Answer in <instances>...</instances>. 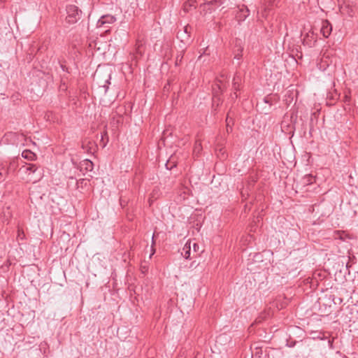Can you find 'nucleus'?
I'll use <instances>...</instances> for the list:
<instances>
[{
    "instance_id": "nucleus-1",
    "label": "nucleus",
    "mask_w": 358,
    "mask_h": 358,
    "mask_svg": "<svg viewBox=\"0 0 358 358\" xmlns=\"http://www.w3.org/2000/svg\"><path fill=\"white\" fill-rule=\"evenodd\" d=\"M66 13V21L70 24L77 22L82 15V11L75 5L67 6Z\"/></svg>"
},
{
    "instance_id": "nucleus-2",
    "label": "nucleus",
    "mask_w": 358,
    "mask_h": 358,
    "mask_svg": "<svg viewBox=\"0 0 358 358\" xmlns=\"http://www.w3.org/2000/svg\"><path fill=\"white\" fill-rule=\"evenodd\" d=\"M116 19L113 15H103L97 22L96 27L98 29H104L103 32L108 34L110 32V24L115 22Z\"/></svg>"
},
{
    "instance_id": "nucleus-3",
    "label": "nucleus",
    "mask_w": 358,
    "mask_h": 358,
    "mask_svg": "<svg viewBox=\"0 0 358 358\" xmlns=\"http://www.w3.org/2000/svg\"><path fill=\"white\" fill-rule=\"evenodd\" d=\"M222 3V0H212L210 1L205 2L200 5V13L203 15L211 13Z\"/></svg>"
},
{
    "instance_id": "nucleus-4",
    "label": "nucleus",
    "mask_w": 358,
    "mask_h": 358,
    "mask_svg": "<svg viewBox=\"0 0 358 358\" xmlns=\"http://www.w3.org/2000/svg\"><path fill=\"white\" fill-rule=\"evenodd\" d=\"M16 166L15 162H11L9 164H0V182L4 181L8 174L9 170L15 169Z\"/></svg>"
},
{
    "instance_id": "nucleus-5",
    "label": "nucleus",
    "mask_w": 358,
    "mask_h": 358,
    "mask_svg": "<svg viewBox=\"0 0 358 358\" xmlns=\"http://www.w3.org/2000/svg\"><path fill=\"white\" fill-rule=\"evenodd\" d=\"M250 10L245 5L238 6V10L236 13V18L240 22L244 21L249 15Z\"/></svg>"
},
{
    "instance_id": "nucleus-6",
    "label": "nucleus",
    "mask_w": 358,
    "mask_h": 358,
    "mask_svg": "<svg viewBox=\"0 0 358 358\" xmlns=\"http://www.w3.org/2000/svg\"><path fill=\"white\" fill-rule=\"evenodd\" d=\"M317 42V36L313 32L307 33L303 38V44L310 48L315 46Z\"/></svg>"
},
{
    "instance_id": "nucleus-7",
    "label": "nucleus",
    "mask_w": 358,
    "mask_h": 358,
    "mask_svg": "<svg viewBox=\"0 0 358 358\" xmlns=\"http://www.w3.org/2000/svg\"><path fill=\"white\" fill-rule=\"evenodd\" d=\"M332 31V27L328 20H324L322 22V27L320 29L321 34L324 38H328Z\"/></svg>"
},
{
    "instance_id": "nucleus-8",
    "label": "nucleus",
    "mask_w": 358,
    "mask_h": 358,
    "mask_svg": "<svg viewBox=\"0 0 358 358\" xmlns=\"http://www.w3.org/2000/svg\"><path fill=\"white\" fill-rule=\"evenodd\" d=\"M196 0H188L183 5V10L185 13H188L191 10L192 8H196Z\"/></svg>"
},
{
    "instance_id": "nucleus-9",
    "label": "nucleus",
    "mask_w": 358,
    "mask_h": 358,
    "mask_svg": "<svg viewBox=\"0 0 358 358\" xmlns=\"http://www.w3.org/2000/svg\"><path fill=\"white\" fill-rule=\"evenodd\" d=\"M22 157L27 160L34 161L36 158V155L34 152L29 150H25L22 152Z\"/></svg>"
},
{
    "instance_id": "nucleus-10",
    "label": "nucleus",
    "mask_w": 358,
    "mask_h": 358,
    "mask_svg": "<svg viewBox=\"0 0 358 358\" xmlns=\"http://www.w3.org/2000/svg\"><path fill=\"white\" fill-rule=\"evenodd\" d=\"M315 177L310 174L306 175L301 179V183L303 186L309 185L315 182Z\"/></svg>"
},
{
    "instance_id": "nucleus-11",
    "label": "nucleus",
    "mask_w": 358,
    "mask_h": 358,
    "mask_svg": "<svg viewBox=\"0 0 358 358\" xmlns=\"http://www.w3.org/2000/svg\"><path fill=\"white\" fill-rule=\"evenodd\" d=\"M177 38H179L182 42L187 43L190 39V35H187L185 32L178 31L177 33Z\"/></svg>"
},
{
    "instance_id": "nucleus-12",
    "label": "nucleus",
    "mask_w": 358,
    "mask_h": 358,
    "mask_svg": "<svg viewBox=\"0 0 358 358\" xmlns=\"http://www.w3.org/2000/svg\"><path fill=\"white\" fill-rule=\"evenodd\" d=\"M190 245L186 243L182 249L181 255L185 258L189 259L190 257Z\"/></svg>"
},
{
    "instance_id": "nucleus-13",
    "label": "nucleus",
    "mask_w": 358,
    "mask_h": 358,
    "mask_svg": "<svg viewBox=\"0 0 358 358\" xmlns=\"http://www.w3.org/2000/svg\"><path fill=\"white\" fill-rule=\"evenodd\" d=\"M269 313L266 311L262 312L260 315L257 317L255 320L256 323H261L264 320H266L267 317H268Z\"/></svg>"
},
{
    "instance_id": "nucleus-14",
    "label": "nucleus",
    "mask_w": 358,
    "mask_h": 358,
    "mask_svg": "<svg viewBox=\"0 0 358 358\" xmlns=\"http://www.w3.org/2000/svg\"><path fill=\"white\" fill-rule=\"evenodd\" d=\"M202 150L201 143L199 141H196L194 146V154L198 155Z\"/></svg>"
},
{
    "instance_id": "nucleus-15",
    "label": "nucleus",
    "mask_w": 358,
    "mask_h": 358,
    "mask_svg": "<svg viewBox=\"0 0 358 358\" xmlns=\"http://www.w3.org/2000/svg\"><path fill=\"white\" fill-rule=\"evenodd\" d=\"M89 181L90 180L86 178H82V179L78 180L76 182L77 188L83 189L84 187L87 185V184L89 183Z\"/></svg>"
},
{
    "instance_id": "nucleus-16",
    "label": "nucleus",
    "mask_w": 358,
    "mask_h": 358,
    "mask_svg": "<svg viewBox=\"0 0 358 358\" xmlns=\"http://www.w3.org/2000/svg\"><path fill=\"white\" fill-rule=\"evenodd\" d=\"M342 8L343 9V10H345L347 13V14L349 16H350V17L353 16V15H354V9H353L352 6H350L349 4H346L343 7H342Z\"/></svg>"
},
{
    "instance_id": "nucleus-17",
    "label": "nucleus",
    "mask_w": 358,
    "mask_h": 358,
    "mask_svg": "<svg viewBox=\"0 0 358 358\" xmlns=\"http://www.w3.org/2000/svg\"><path fill=\"white\" fill-rule=\"evenodd\" d=\"M94 143L91 141H88L87 143H85L84 142L82 144V148L84 150H86L88 153L91 152L92 147L94 145Z\"/></svg>"
},
{
    "instance_id": "nucleus-18",
    "label": "nucleus",
    "mask_w": 358,
    "mask_h": 358,
    "mask_svg": "<svg viewBox=\"0 0 358 358\" xmlns=\"http://www.w3.org/2000/svg\"><path fill=\"white\" fill-rule=\"evenodd\" d=\"M285 341H286V345L289 348L294 347L296 344V341L294 340H293L292 337L287 338L285 339Z\"/></svg>"
},
{
    "instance_id": "nucleus-19",
    "label": "nucleus",
    "mask_w": 358,
    "mask_h": 358,
    "mask_svg": "<svg viewBox=\"0 0 358 358\" xmlns=\"http://www.w3.org/2000/svg\"><path fill=\"white\" fill-rule=\"evenodd\" d=\"M238 87H239V85H238V82L236 81V78H234L233 80V87H234V90L236 91L234 92V96L236 98L238 97L237 91L239 90Z\"/></svg>"
},
{
    "instance_id": "nucleus-20",
    "label": "nucleus",
    "mask_w": 358,
    "mask_h": 358,
    "mask_svg": "<svg viewBox=\"0 0 358 358\" xmlns=\"http://www.w3.org/2000/svg\"><path fill=\"white\" fill-rule=\"evenodd\" d=\"M221 102L220 98L217 95H214L213 97V106H216L217 107L220 105Z\"/></svg>"
},
{
    "instance_id": "nucleus-21",
    "label": "nucleus",
    "mask_w": 358,
    "mask_h": 358,
    "mask_svg": "<svg viewBox=\"0 0 358 358\" xmlns=\"http://www.w3.org/2000/svg\"><path fill=\"white\" fill-rule=\"evenodd\" d=\"M27 171L34 173L37 170V167L35 164H29L26 168Z\"/></svg>"
},
{
    "instance_id": "nucleus-22",
    "label": "nucleus",
    "mask_w": 358,
    "mask_h": 358,
    "mask_svg": "<svg viewBox=\"0 0 358 358\" xmlns=\"http://www.w3.org/2000/svg\"><path fill=\"white\" fill-rule=\"evenodd\" d=\"M192 30V27L189 25H186L183 27L182 30H180L182 32H185L187 35H190Z\"/></svg>"
},
{
    "instance_id": "nucleus-23",
    "label": "nucleus",
    "mask_w": 358,
    "mask_h": 358,
    "mask_svg": "<svg viewBox=\"0 0 358 358\" xmlns=\"http://www.w3.org/2000/svg\"><path fill=\"white\" fill-rule=\"evenodd\" d=\"M242 50L243 49L241 48H239L238 49V52L237 53H235V55H234V58L235 59H237L238 60L241 59V58L242 57Z\"/></svg>"
},
{
    "instance_id": "nucleus-24",
    "label": "nucleus",
    "mask_w": 358,
    "mask_h": 358,
    "mask_svg": "<svg viewBox=\"0 0 358 358\" xmlns=\"http://www.w3.org/2000/svg\"><path fill=\"white\" fill-rule=\"evenodd\" d=\"M85 163L87 165V166H86V169L87 170H92V169L93 164H92V162L90 160L87 159V160L85 161Z\"/></svg>"
},
{
    "instance_id": "nucleus-25",
    "label": "nucleus",
    "mask_w": 358,
    "mask_h": 358,
    "mask_svg": "<svg viewBox=\"0 0 358 358\" xmlns=\"http://www.w3.org/2000/svg\"><path fill=\"white\" fill-rule=\"evenodd\" d=\"M60 67L64 71H68V69L65 65L61 64Z\"/></svg>"
},
{
    "instance_id": "nucleus-26",
    "label": "nucleus",
    "mask_w": 358,
    "mask_h": 358,
    "mask_svg": "<svg viewBox=\"0 0 358 358\" xmlns=\"http://www.w3.org/2000/svg\"><path fill=\"white\" fill-rule=\"evenodd\" d=\"M110 79V76H109V78L106 81V84H110V81H109Z\"/></svg>"
},
{
    "instance_id": "nucleus-27",
    "label": "nucleus",
    "mask_w": 358,
    "mask_h": 358,
    "mask_svg": "<svg viewBox=\"0 0 358 358\" xmlns=\"http://www.w3.org/2000/svg\"><path fill=\"white\" fill-rule=\"evenodd\" d=\"M168 164H169V162H167V163L166 164V169H172V166L169 168V167L168 166Z\"/></svg>"
},
{
    "instance_id": "nucleus-28",
    "label": "nucleus",
    "mask_w": 358,
    "mask_h": 358,
    "mask_svg": "<svg viewBox=\"0 0 358 358\" xmlns=\"http://www.w3.org/2000/svg\"><path fill=\"white\" fill-rule=\"evenodd\" d=\"M103 87L106 88V91H107L108 89V86L107 85H104Z\"/></svg>"
},
{
    "instance_id": "nucleus-29",
    "label": "nucleus",
    "mask_w": 358,
    "mask_h": 358,
    "mask_svg": "<svg viewBox=\"0 0 358 358\" xmlns=\"http://www.w3.org/2000/svg\"><path fill=\"white\" fill-rule=\"evenodd\" d=\"M321 340L326 338L327 337H320Z\"/></svg>"
},
{
    "instance_id": "nucleus-30",
    "label": "nucleus",
    "mask_w": 358,
    "mask_h": 358,
    "mask_svg": "<svg viewBox=\"0 0 358 358\" xmlns=\"http://www.w3.org/2000/svg\"><path fill=\"white\" fill-rule=\"evenodd\" d=\"M201 57H202V54L201 55H199V59H200Z\"/></svg>"
},
{
    "instance_id": "nucleus-31",
    "label": "nucleus",
    "mask_w": 358,
    "mask_h": 358,
    "mask_svg": "<svg viewBox=\"0 0 358 358\" xmlns=\"http://www.w3.org/2000/svg\"><path fill=\"white\" fill-rule=\"evenodd\" d=\"M206 50H204L203 52V54H206Z\"/></svg>"
},
{
    "instance_id": "nucleus-32",
    "label": "nucleus",
    "mask_w": 358,
    "mask_h": 358,
    "mask_svg": "<svg viewBox=\"0 0 358 358\" xmlns=\"http://www.w3.org/2000/svg\"><path fill=\"white\" fill-rule=\"evenodd\" d=\"M311 358H313V357H311Z\"/></svg>"
}]
</instances>
